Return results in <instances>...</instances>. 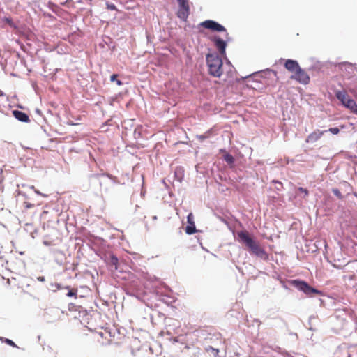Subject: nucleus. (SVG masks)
<instances>
[{"label":"nucleus","mask_w":357,"mask_h":357,"mask_svg":"<svg viewBox=\"0 0 357 357\" xmlns=\"http://www.w3.org/2000/svg\"><path fill=\"white\" fill-rule=\"evenodd\" d=\"M284 67L289 72L294 73L300 68V66L296 61L287 59L284 63Z\"/></svg>","instance_id":"obj_11"},{"label":"nucleus","mask_w":357,"mask_h":357,"mask_svg":"<svg viewBox=\"0 0 357 357\" xmlns=\"http://www.w3.org/2000/svg\"><path fill=\"white\" fill-rule=\"evenodd\" d=\"M238 241L245 245L250 252L257 257L264 259H268V255L260 246L259 243L255 241L246 230H242L237 232Z\"/></svg>","instance_id":"obj_1"},{"label":"nucleus","mask_w":357,"mask_h":357,"mask_svg":"<svg viewBox=\"0 0 357 357\" xmlns=\"http://www.w3.org/2000/svg\"><path fill=\"white\" fill-rule=\"evenodd\" d=\"M67 296H69V297H72V296L76 297V296H77V291H70L67 294Z\"/></svg>","instance_id":"obj_20"},{"label":"nucleus","mask_w":357,"mask_h":357,"mask_svg":"<svg viewBox=\"0 0 357 357\" xmlns=\"http://www.w3.org/2000/svg\"><path fill=\"white\" fill-rule=\"evenodd\" d=\"M115 82H116V84L118 86H121L123 84V83L121 80L116 79Z\"/></svg>","instance_id":"obj_28"},{"label":"nucleus","mask_w":357,"mask_h":357,"mask_svg":"<svg viewBox=\"0 0 357 357\" xmlns=\"http://www.w3.org/2000/svg\"><path fill=\"white\" fill-rule=\"evenodd\" d=\"M119 259L114 255H111L109 261V264L114 267V269H117Z\"/></svg>","instance_id":"obj_14"},{"label":"nucleus","mask_w":357,"mask_h":357,"mask_svg":"<svg viewBox=\"0 0 357 357\" xmlns=\"http://www.w3.org/2000/svg\"><path fill=\"white\" fill-rule=\"evenodd\" d=\"M335 96L345 107L348 108L351 112L357 114V105L356 102L350 98L345 91H337Z\"/></svg>","instance_id":"obj_3"},{"label":"nucleus","mask_w":357,"mask_h":357,"mask_svg":"<svg viewBox=\"0 0 357 357\" xmlns=\"http://www.w3.org/2000/svg\"><path fill=\"white\" fill-rule=\"evenodd\" d=\"M177 1L178 4L177 16L183 20H186L190 15L189 0H177Z\"/></svg>","instance_id":"obj_4"},{"label":"nucleus","mask_w":357,"mask_h":357,"mask_svg":"<svg viewBox=\"0 0 357 357\" xmlns=\"http://www.w3.org/2000/svg\"><path fill=\"white\" fill-rule=\"evenodd\" d=\"M114 8H115V6H111V8H112V9H114Z\"/></svg>","instance_id":"obj_30"},{"label":"nucleus","mask_w":357,"mask_h":357,"mask_svg":"<svg viewBox=\"0 0 357 357\" xmlns=\"http://www.w3.org/2000/svg\"><path fill=\"white\" fill-rule=\"evenodd\" d=\"M290 78L304 85L309 84L310 81L309 75L301 67L291 75Z\"/></svg>","instance_id":"obj_6"},{"label":"nucleus","mask_w":357,"mask_h":357,"mask_svg":"<svg viewBox=\"0 0 357 357\" xmlns=\"http://www.w3.org/2000/svg\"><path fill=\"white\" fill-rule=\"evenodd\" d=\"M3 21L8 23L10 26H13V22L10 18L8 17H4Z\"/></svg>","instance_id":"obj_19"},{"label":"nucleus","mask_w":357,"mask_h":357,"mask_svg":"<svg viewBox=\"0 0 357 357\" xmlns=\"http://www.w3.org/2000/svg\"><path fill=\"white\" fill-rule=\"evenodd\" d=\"M24 206L26 208H33L34 206V204H31L28 202H24Z\"/></svg>","instance_id":"obj_18"},{"label":"nucleus","mask_w":357,"mask_h":357,"mask_svg":"<svg viewBox=\"0 0 357 357\" xmlns=\"http://www.w3.org/2000/svg\"><path fill=\"white\" fill-rule=\"evenodd\" d=\"M117 77H118V75H117L116 74H113V75L111 76V77H110V80H111V82H114V81H116V80L117 79H116V78H117Z\"/></svg>","instance_id":"obj_23"},{"label":"nucleus","mask_w":357,"mask_h":357,"mask_svg":"<svg viewBox=\"0 0 357 357\" xmlns=\"http://www.w3.org/2000/svg\"><path fill=\"white\" fill-rule=\"evenodd\" d=\"M13 114L17 120H19L22 122H29V116L26 113H24L22 111L13 110Z\"/></svg>","instance_id":"obj_12"},{"label":"nucleus","mask_w":357,"mask_h":357,"mask_svg":"<svg viewBox=\"0 0 357 357\" xmlns=\"http://www.w3.org/2000/svg\"><path fill=\"white\" fill-rule=\"evenodd\" d=\"M38 280L40 282H44L45 278L43 276H39V277H38Z\"/></svg>","instance_id":"obj_27"},{"label":"nucleus","mask_w":357,"mask_h":357,"mask_svg":"<svg viewBox=\"0 0 357 357\" xmlns=\"http://www.w3.org/2000/svg\"><path fill=\"white\" fill-rule=\"evenodd\" d=\"M52 354L54 356L53 357H58L59 352L57 351H51Z\"/></svg>","instance_id":"obj_26"},{"label":"nucleus","mask_w":357,"mask_h":357,"mask_svg":"<svg viewBox=\"0 0 357 357\" xmlns=\"http://www.w3.org/2000/svg\"><path fill=\"white\" fill-rule=\"evenodd\" d=\"M293 284L298 289L302 291L307 295H312V294H321L319 290L310 287L307 282L304 281L294 280Z\"/></svg>","instance_id":"obj_5"},{"label":"nucleus","mask_w":357,"mask_h":357,"mask_svg":"<svg viewBox=\"0 0 357 357\" xmlns=\"http://www.w3.org/2000/svg\"><path fill=\"white\" fill-rule=\"evenodd\" d=\"M206 63L208 68V73L215 77H220L223 72L222 60L215 54H208L206 55Z\"/></svg>","instance_id":"obj_2"},{"label":"nucleus","mask_w":357,"mask_h":357,"mask_svg":"<svg viewBox=\"0 0 357 357\" xmlns=\"http://www.w3.org/2000/svg\"><path fill=\"white\" fill-rule=\"evenodd\" d=\"M272 182L278 184L281 188H282V183L280 181L273 180Z\"/></svg>","instance_id":"obj_24"},{"label":"nucleus","mask_w":357,"mask_h":357,"mask_svg":"<svg viewBox=\"0 0 357 357\" xmlns=\"http://www.w3.org/2000/svg\"><path fill=\"white\" fill-rule=\"evenodd\" d=\"M187 222L188 225L185 227L186 234L191 235L195 234L197 230L195 227V224L194 222V216L192 213H190L187 217Z\"/></svg>","instance_id":"obj_10"},{"label":"nucleus","mask_w":357,"mask_h":357,"mask_svg":"<svg viewBox=\"0 0 357 357\" xmlns=\"http://www.w3.org/2000/svg\"><path fill=\"white\" fill-rule=\"evenodd\" d=\"M276 188H277L278 190H280V189H281V188L280 187V185L276 186Z\"/></svg>","instance_id":"obj_29"},{"label":"nucleus","mask_w":357,"mask_h":357,"mask_svg":"<svg viewBox=\"0 0 357 357\" xmlns=\"http://www.w3.org/2000/svg\"><path fill=\"white\" fill-rule=\"evenodd\" d=\"M300 192L305 193L306 196L308 195V190L305 188H303L302 187L298 188V189Z\"/></svg>","instance_id":"obj_21"},{"label":"nucleus","mask_w":357,"mask_h":357,"mask_svg":"<svg viewBox=\"0 0 357 357\" xmlns=\"http://www.w3.org/2000/svg\"><path fill=\"white\" fill-rule=\"evenodd\" d=\"M326 132L327 130H320L317 129L307 137L305 142L307 143L314 144L319 140L322 135Z\"/></svg>","instance_id":"obj_8"},{"label":"nucleus","mask_w":357,"mask_h":357,"mask_svg":"<svg viewBox=\"0 0 357 357\" xmlns=\"http://www.w3.org/2000/svg\"><path fill=\"white\" fill-rule=\"evenodd\" d=\"M43 244L45 245H46V246H50V245H55V243L53 241H49V240H47V239L43 241Z\"/></svg>","instance_id":"obj_16"},{"label":"nucleus","mask_w":357,"mask_h":357,"mask_svg":"<svg viewBox=\"0 0 357 357\" xmlns=\"http://www.w3.org/2000/svg\"><path fill=\"white\" fill-rule=\"evenodd\" d=\"M6 342L12 347H16L15 342L9 339H6Z\"/></svg>","instance_id":"obj_22"},{"label":"nucleus","mask_w":357,"mask_h":357,"mask_svg":"<svg viewBox=\"0 0 357 357\" xmlns=\"http://www.w3.org/2000/svg\"><path fill=\"white\" fill-rule=\"evenodd\" d=\"M215 46L221 56H225V49L227 43L225 40L221 39L219 36H214L212 39Z\"/></svg>","instance_id":"obj_9"},{"label":"nucleus","mask_w":357,"mask_h":357,"mask_svg":"<svg viewBox=\"0 0 357 357\" xmlns=\"http://www.w3.org/2000/svg\"><path fill=\"white\" fill-rule=\"evenodd\" d=\"M227 164L231 165L234 162V158H224Z\"/></svg>","instance_id":"obj_17"},{"label":"nucleus","mask_w":357,"mask_h":357,"mask_svg":"<svg viewBox=\"0 0 357 357\" xmlns=\"http://www.w3.org/2000/svg\"><path fill=\"white\" fill-rule=\"evenodd\" d=\"M212 134H213V130H209L203 135H197V137L199 140V142H203L206 139L209 138L212 135Z\"/></svg>","instance_id":"obj_13"},{"label":"nucleus","mask_w":357,"mask_h":357,"mask_svg":"<svg viewBox=\"0 0 357 357\" xmlns=\"http://www.w3.org/2000/svg\"><path fill=\"white\" fill-rule=\"evenodd\" d=\"M153 219L156 220V219H157V217H156V216H154V217H153Z\"/></svg>","instance_id":"obj_31"},{"label":"nucleus","mask_w":357,"mask_h":357,"mask_svg":"<svg viewBox=\"0 0 357 357\" xmlns=\"http://www.w3.org/2000/svg\"><path fill=\"white\" fill-rule=\"evenodd\" d=\"M333 192L335 195L338 196L339 197H341V194L338 190H333Z\"/></svg>","instance_id":"obj_25"},{"label":"nucleus","mask_w":357,"mask_h":357,"mask_svg":"<svg viewBox=\"0 0 357 357\" xmlns=\"http://www.w3.org/2000/svg\"><path fill=\"white\" fill-rule=\"evenodd\" d=\"M328 131L331 132L333 135H337L340 132V129L338 128H331Z\"/></svg>","instance_id":"obj_15"},{"label":"nucleus","mask_w":357,"mask_h":357,"mask_svg":"<svg viewBox=\"0 0 357 357\" xmlns=\"http://www.w3.org/2000/svg\"><path fill=\"white\" fill-rule=\"evenodd\" d=\"M201 25L208 29H211L212 31H225L226 37L228 36V33L227 32L225 28L218 22L213 20H206L201 23Z\"/></svg>","instance_id":"obj_7"}]
</instances>
